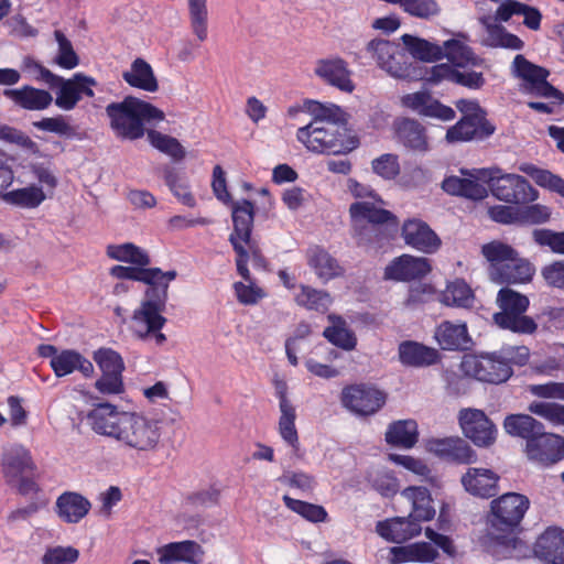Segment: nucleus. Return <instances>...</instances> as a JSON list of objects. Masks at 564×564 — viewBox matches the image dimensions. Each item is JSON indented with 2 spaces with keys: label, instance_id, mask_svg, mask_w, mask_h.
I'll return each instance as SVG.
<instances>
[{
  "label": "nucleus",
  "instance_id": "nucleus-1",
  "mask_svg": "<svg viewBox=\"0 0 564 564\" xmlns=\"http://www.w3.org/2000/svg\"><path fill=\"white\" fill-rule=\"evenodd\" d=\"M88 419L96 433L115 440L121 448L137 456L153 454L160 447L162 425L158 420L119 411L110 403L98 404Z\"/></svg>",
  "mask_w": 564,
  "mask_h": 564
},
{
  "label": "nucleus",
  "instance_id": "nucleus-2",
  "mask_svg": "<svg viewBox=\"0 0 564 564\" xmlns=\"http://www.w3.org/2000/svg\"><path fill=\"white\" fill-rule=\"evenodd\" d=\"M176 271H162L159 268H141L139 282L148 285L144 299L139 308L133 312L132 330L140 339L153 336L156 345H162L166 337L160 330L166 323L162 315L167 301V290L176 279Z\"/></svg>",
  "mask_w": 564,
  "mask_h": 564
},
{
  "label": "nucleus",
  "instance_id": "nucleus-3",
  "mask_svg": "<svg viewBox=\"0 0 564 564\" xmlns=\"http://www.w3.org/2000/svg\"><path fill=\"white\" fill-rule=\"evenodd\" d=\"M529 506V499L516 492L505 494L491 501L487 516L488 533L484 540L488 550L496 553L497 547L513 545L514 538L511 534L522 521Z\"/></svg>",
  "mask_w": 564,
  "mask_h": 564
},
{
  "label": "nucleus",
  "instance_id": "nucleus-4",
  "mask_svg": "<svg viewBox=\"0 0 564 564\" xmlns=\"http://www.w3.org/2000/svg\"><path fill=\"white\" fill-rule=\"evenodd\" d=\"M106 115L115 133L128 140L140 139L144 135L145 123H156L165 117L159 108L133 96L109 104L106 107Z\"/></svg>",
  "mask_w": 564,
  "mask_h": 564
},
{
  "label": "nucleus",
  "instance_id": "nucleus-5",
  "mask_svg": "<svg viewBox=\"0 0 564 564\" xmlns=\"http://www.w3.org/2000/svg\"><path fill=\"white\" fill-rule=\"evenodd\" d=\"M349 189L361 200L350 205L349 212L359 245L371 242L372 235L378 234V226L383 224L397 225L392 213L381 207L382 199L367 185L349 181Z\"/></svg>",
  "mask_w": 564,
  "mask_h": 564
},
{
  "label": "nucleus",
  "instance_id": "nucleus-6",
  "mask_svg": "<svg viewBox=\"0 0 564 564\" xmlns=\"http://www.w3.org/2000/svg\"><path fill=\"white\" fill-rule=\"evenodd\" d=\"M481 252L489 262V275L494 282L520 284L532 280L534 267L510 246L492 241L484 245Z\"/></svg>",
  "mask_w": 564,
  "mask_h": 564
},
{
  "label": "nucleus",
  "instance_id": "nucleus-7",
  "mask_svg": "<svg viewBox=\"0 0 564 564\" xmlns=\"http://www.w3.org/2000/svg\"><path fill=\"white\" fill-rule=\"evenodd\" d=\"M297 140L311 152L315 153H348L356 149L359 141L347 134L339 124L307 123L296 131Z\"/></svg>",
  "mask_w": 564,
  "mask_h": 564
},
{
  "label": "nucleus",
  "instance_id": "nucleus-8",
  "mask_svg": "<svg viewBox=\"0 0 564 564\" xmlns=\"http://www.w3.org/2000/svg\"><path fill=\"white\" fill-rule=\"evenodd\" d=\"M480 178H489V189L499 200L525 204L538 199V191L521 175L503 173L499 167L477 172Z\"/></svg>",
  "mask_w": 564,
  "mask_h": 564
},
{
  "label": "nucleus",
  "instance_id": "nucleus-9",
  "mask_svg": "<svg viewBox=\"0 0 564 564\" xmlns=\"http://www.w3.org/2000/svg\"><path fill=\"white\" fill-rule=\"evenodd\" d=\"M231 217L234 223V232L229 237L234 250L237 253L236 264L238 273L249 280V252L245 243L250 249L251 230L254 219V206L250 200L241 199L231 202Z\"/></svg>",
  "mask_w": 564,
  "mask_h": 564
},
{
  "label": "nucleus",
  "instance_id": "nucleus-10",
  "mask_svg": "<svg viewBox=\"0 0 564 564\" xmlns=\"http://www.w3.org/2000/svg\"><path fill=\"white\" fill-rule=\"evenodd\" d=\"M510 68L511 74L521 80L522 93L564 102V94L547 82V69L531 63L521 54L516 55Z\"/></svg>",
  "mask_w": 564,
  "mask_h": 564
},
{
  "label": "nucleus",
  "instance_id": "nucleus-11",
  "mask_svg": "<svg viewBox=\"0 0 564 564\" xmlns=\"http://www.w3.org/2000/svg\"><path fill=\"white\" fill-rule=\"evenodd\" d=\"M463 371L479 381L499 384L512 375V368L499 351L486 355L466 356L462 361Z\"/></svg>",
  "mask_w": 564,
  "mask_h": 564
},
{
  "label": "nucleus",
  "instance_id": "nucleus-12",
  "mask_svg": "<svg viewBox=\"0 0 564 564\" xmlns=\"http://www.w3.org/2000/svg\"><path fill=\"white\" fill-rule=\"evenodd\" d=\"M341 404L359 416L378 412L387 401V394L372 384L357 383L347 386L341 391Z\"/></svg>",
  "mask_w": 564,
  "mask_h": 564
},
{
  "label": "nucleus",
  "instance_id": "nucleus-13",
  "mask_svg": "<svg viewBox=\"0 0 564 564\" xmlns=\"http://www.w3.org/2000/svg\"><path fill=\"white\" fill-rule=\"evenodd\" d=\"M56 79L52 82L50 88L57 89L55 105L63 110H73L83 96L88 98L95 96L93 87L97 86V82L91 76L76 73L68 79L56 75Z\"/></svg>",
  "mask_w": 564,
  "mask_h": 564
},
{
  "label": "nucleus",
  "instance_id": "nucleus-14",
  "mask_svg": "<svg viewBox=\"0 0 564 564\" xmlns=\"http://www.w3.org/2000/svg\"><path fill=\"white\" fill-rule=\"evenodd\" d=\"M366 52L381 69L391 76L397 78L409 76L405 54L399 44L383 39H373L368 42Z\"/></svg>",
  "mask_w": 564,
  "mask_h": 564
},
{
  "label": "nucleus",
  "instance_id": "nucleus-15",
  "mask_svg": "<svg viewBox=\"0 0 564 564\" xmlns=\"http://www.w3.org/2000/svg\"><path fill=\"white\" fill-rule=\"evenodd\" d=\"M458 420L464 435L475 445L486 447L496 441L497 429L481 410L463 409Z\"/></svg>",
  "mask_w": 564,
  "mask_h": 564
},
{
  "label": "nucleus",
  "instance_id": "nucleus-16",
  "mask_svg": "<svg viewBox=\"0 0 564 564\" xmlns=\"http://www.w3.org/2000/svg\"><path fill=\"white\" fill-rule=\"evenodd\" d=\"M488 170L471 169L462 170V176H449L443 181V189L456 196H463L473 200H481L487 197L489 186V178H480L477 172Z\"/></svg>",
  "mask_w": 564,
  "mask_h": 564
},
{
  "label": "nucleus",
  "instance_id": "nucleus-17",
  "mask_svg": "<svg viewBox=\"0 0 564 564\" xmlns=\"http://www.w3.org/2000/svg\"><path fill=\"white\" fill-rule=\"evenodd\" d=\"M528 458L541 466L553 465L564 458V438L543 431L525 445Z\"/></svg>",
  "mask_w": 564,
  "mask_h": 564
},
{
  "label": "nucleus",
  "instance_id": "nucleus-18",
  "mask_svg": "<svg viewBox=\"0 0 564 564\" xmlns=\"http://www.w3.org/2000/svg\"><path fill=\"white\" fill-rule=\"evenodd\" d=\"M1 470L7 484H12L21 475L32 474L34 471V463L30 451L17 443L3 446Z\"/></svg>",
  "mask_w": 564,
  "mask_h": 564
},
{
  "label": "nucleus",
  "instance_id": "nucleus-19",
  "mask_svg": "<svg viewBox=\"0 0 564 564\" xmlns=\"http://www.w3.org/2000/svg\"><path fill=\"white\" fill-rule=\"evenodd\" d=\"M404 242L423 253H434L441 247V239L435 231L423 220L408 219L402 226Z\"/></svg>",
  "mask_w": 564,
  "mask_h": 564
},
{
  "label": "nucleus",
  "instance_id": "nucleus-20",
  "mask_svg": "<svg viewBox=\"0 0 564 564\" xmlns=\"http://www.w3.org/2000/svg\"><path fill=\"white\" fill-rule=\"evenodd\" d=\"M426 79L433 84L447 80L469 89H479L486 82L481 72L470 69L469 66L455 68L446 63L434 65Z\"/></svg>",
  "mask_w": 564,
  "mask_h": 564
},
{
  "label": "nucleus",
  "instance_id": "nucleus-21",
  "mask_svg": "<svg viewBox=\"0 0 564 564\" xmlns=\"http://www.w3.org/2000/svg\"><path fill=\"white\" fill-rule=\"evenodd\" d=\"M160 564H202L205 552L200 544L193 540L171 542L156 549Z\"/></svg>",
  "mask_w": 564,
  "mask_h": 564
},
{
  "label": "nucleus",
  "instance_id": "nucleus-22",
  "mask_svg": "<svg viewBox=\"0 0 564 564\" xmlns=\"http://www.w3.org/2000/svg\"><path fill=\"white\" fill-rule=\"evenodd\" d=\"M500 477L489 468L469 467L462 476L464 489L471 496L491 498L499 491Z\"/></svg>",
  "mask_w": 564,
  "mask_h": 564
},
{
  "label": "nucleus",
  "instance_id": "nucleus-23",
  "mask_svg": "<svg viewBox=\"0 0 564 564\" xmlns=\"http://www.w3.org/2000/svg\"><path fill=\"white\" fill-rule=\"evenodd\" d=\"M430 271L431 263L429 259L402 254L386 268L384 276L395 281H411L425 276Z\"/></svg>",
  "mask_w": 564,
  "mask_h": 564
},
{
  "label": "nucleus",
  "instance_id": "nucleus-24",
  "mask_svg": "<svg viewBox=\"0 0 564 564\" xmlns=\"http://www.w3.org/2000/svg\"><path fill=\"white\" fill-rule=\"evenodd\" d=\"M314 72L324 82L341 91L351 93L355 89L347 63L339 57L317 61Z\"/></svg>",
  "mask_w": 564,
  "mask_h": 564
},
{
  "label": "nucleus",
  "instance_id": "nucleus-25",
  "mask_svg": "<svg viewBox=\"0 0 564 564\" xmlns=\"http://www.w3.org/2000/svg\"><path fill=\"white\" fill-rule=\"evenodd\" d=\"M422 527L414 519L408 517H395L379 521L376 532L384 540L393 543H402L421 533Z\"/></svg>",
  "mask_w": 564,
  "mask_h": 564
},
{
  "label": "nucleus",
  "instance_id": "nucleus-26",
  "mask_svg": "<svg viewBox=\"0 0 564 564\" xmlns=\"http://www.w3.org/2000/svg\"><path fill=\"white\" fill-rule=\"evenodd\" d=\"M534 554L546 564H564V530L546 529L534 544Z\"/></svg>",
  "mask_w": 564,
  "mask_h": 564
},
{
  "label": "nucleus",
  "instance_id": "nucleus-27",
  "mask_svg": "<svg viewBox=\"0 0 564 564\" xmlns=\"http://www.w3.org/2000/svg\"><path fill=\"white\" fill-rule=\"evenodd\" d=\"M434 339L443 350L468 349L471 338L465 323L442 322L434 332Z\"/></svg>",
  "mask_w": 564,
  "mask_h": 564
},
{
  "label": "nucleus",
  "instance_id": "nucleus-28",
  "mask_svg": "<svg viewBox=\"0 0 564 564\" xmlns=\"http://www.w3.org/2000/svg\"><path fill=\"white\" fill-rule=\"evenodd\" d=\"M3 95L17 106L31 111L47 109L53 102V96L47 90L30 85L6 89Z\"/></svg>",
  "mask_w": 564,
  "mask_h": 564
},
{
  "label": "nucleus",
  "instance_id": "nucleus-29",
  "mask_svg": "<svg viewBox=\"0 0 564 564\" xmlns=\"http://www.w3.org/2000/svg\"><path fill=\"white\" fill-rule=\"evenodd\" d=\"M496 128L487 119L462 118L446 132L448 142H466L473 139H485L494 134Z\"/></svg>",
  "mask_w": 564,
  "mask_h": 564
},
{
  "label": "nucleus",
  "instance_id": "nucleus-30",
  "mask_svg": "<svg viewBox=\"0 0 564 564\" xmlns=\"http://www.w3.org/2000/svg\"><path fill=\"white\" fill-rule=\"evenodd\" d=\"M50 366L57 378L79 371L89 378L94 373V366L86 357L74 349H63L51 361Z\"/></svg>",
  "mask_w": 564,
  "mask_h": 564
},
{
  "label": "nucleus",
  "instance_id": "nucleus-31",
  "mask_svg": "<svg viewBox=\"0 0 564 564\" xmlns=\"http://www.w3.org/2000/svg\"><path fill=\"white\" fill-rule=\"evenodd\" d=\"M402 104L425 117H433L444 121L452 120L455 117L454 109L434 100L424 91L405 95L402 98Z\"/></svg>",
  "mask_w": 564,
  "mask_h": 564
},
{
  "label": "nucleus",
  "instance_id": "nucleus-32",
  "mask_svg": "<svg viewBox=\"0 0 564 564\" xmlns=\"http://www.w3.org/2000/svg\"><path fill=\"white\" fill-rule=\"evenodd\" d=\"M399 358L402 365L409 367H429L440 361L437 349L413 340H405L399 345Z\"/></svg>",
  "mask_w": 564,
  "mask_h": 564
},
{
  "label": "nucleus",
  "instance_id": "nucleus-33",
  "mask_svg": "<svg viewBox=\"0 0 564 564\" xmlns=\"http://www.w3.org/2000/svg\"><path fill=\"white\" fill-rule=\"evenodd\" d=\"M90 508L89 500L74 491H65L56 500V513L66 523H78Z\"/></svg>",
  "mask_w": 564,
  "mask_h": 564
},
{
  "label": "nucleus",
  "instance_id": "nucleus-34",
  "mask_svg": "<svg viewBox=\"0 0 564 564\" xmlns=\"http://www.w3.org/2000/svg\"><path fill=\"white\" fill-rule=\"evenodd\" d=\"M122 78L129 86L147 93H155L159 89L152 66L140 57L135 58L130 68L122 73Z\"/></svg>",
  "mask_w": 564,
  "mask_h": 564
},
{
  "label": "nucleus",
  "instance_id": "nucleus-35",
  "mask_svg": "<svg viewBox=\"0 0 564 564\" xmlns=\"http://www.w3.org/2000/svg\"><path fill=\"white\" fill-rule=\"evenodd\" d=\"M401 496L412 506L409 516L420 524L435 516L430 491L425 487H408L401 492Z\"/></svg>",
  "mask_w": 564,
  "mask_h": 564
},
{
  "label": "nucleus",
  "instance_id": "nucleus-36",
  "mask_svg": "<svg viewBox=\"0 0 564 564\" xmlns=\"http://www.w3.org/2000/svg\"><path fill=\"white\" fill-rule=\"evenodd\" d=\"M506 432L527 441L534 440L544 431V425L528 414H510L503 421Z\"/></svg>",
  "mask_w": 564,
  "mask_h": 564
},
{
  "label": "nucleus",
  "instance_id": "nucleus-37",
  "mask_svg": "<svg viewBox=\"0 0 564 564\" xmlns=\"http://www.w3.org/2000/svg\"><path fill=\"white\" fill-rule=\"evenodd\" d=\"M524 313L516 310L500 308V312L494 315V321L502 329L519 334H532L536 329V324Z\"/></svg>",
  "mask_w": 564,
  "mask_h": 564
},
{
  "label": "nucleus",
  "instance_id": "nucleus-38",
  "mask_svg": "<svg viewBox=\"0 0 564 564\" xmlns=\"http://www.w3.org/2000/svg\"><path fill=\"white\" fill-rule=\"evenodd\" d=\"M308 264L319 279L328 281L343 273L338 261L326 250L314 247L308 250Z\"/></svg>",
  "mask_w": 564,
  "mask_h": 564
},
{
  "label": "nucleus",
  "instance_id": "nucleus-39",
  "mask_svg": "<svg viewBox=\"0 0 564 564\" xmlns=\"http://www.w3.org/2000/svg\"><path fill=\"white\" fill-rule=\"evenodd\" d=\"M417 424L414 420H401L389 425L386 432L387 443L411 448L417 442Z\"/></svg>",
  "mask_w": 564,
  "mask_h": 564
},
{
  "label": "nucleus",
  "instance_id": "nucleus-40",
  "mask_svg": "<svg viewBox=\"0 0 564 564\" xmlns=\"http://www.w3.org/2000/svg\"><path fill=\"white\" fill-rule=\"evenodd\" d=\"M208 0H187V13L189 28L199 42L208 39L209 11Z\"/></svg>",
  "mask_w": 564,
  "mask_h": 564
},
{
  "label": "nucleus",
  "instance_id": "nucleus-41",
  "mask_svg": "<svg viewBox=\"0 0 564 564\" xmlns=\"http://www.w3.org/2000/svg\"><path fill=\"white\" fill-rule=\"evenodd\" d=\"M441 301L447 306L470 308L475 303V295L471 288L462 279L448 282L442 292Z\"/></svg>",
  "mask_w": 564,
  "mask_h": 564
},
{
  "label": "nucleus",
  "instance_id": "nucleus-42",
  "mask_svg": "<svg viewBox=\"0 0 564 564\" xmlns=\"http://www.w3.org/2000/svg\"><path fill=\"white\" fill-rule=\"evenodd\" d=\"M305 110L313 117L310 123L315 124H338L345 120V112L334 104H322L315 100H307L304 104Z\"/></svg>",
  "mask_w": 564,
  "mask_h": 564
},
{
  "label": "nucleus",
  "instance_id": "nucleus-43",
  "mask_svg": "<svg viewBox=\"0 0 564 564\" xmlns=\"http://www.w3.org/2000/svg\"><path fill=\"white\" fill-rule=\"evenodd\" d=\"M443 57L451 62V66L457 68L463 66H477L480 59L471 52V50L458 40L445 41L443 46Z\"/></svg>",
  "mask_w": 564,
  "mask_h": 564
},
{
  "label": "nucleus",
  "instance_id": "nucleus-44",
  "mask_svg": "<svg viewBox=\"0 0 564 564\" xmlns=\"http://www.w3.org/2000/svg\"><path fill=\"white\" fill-rule=\"evenodd\" d=\"M484 44L491 47H503L514 51L522 50L524 46L520 37L509 33L502 25L497 23H486Z\"/></svg>",
  "mask_w": 564,
  "mask_h": 564
},
{
  "label": "nucleus",
  "instance_id": "nucleus-45",
  "mask_svg": "<svg viewBox=\"0 0 564 564\" xmlns=\"http://www.w3.org/2000/svg\"><path fill=\"white\" fill-rule=\"evenodd\" d=\"M107 254L113 260L128 262L141 268L150 264V257L147 251L131 242L110 245L107 248Z\"/></svg>",
  "mask_w": 564,
  "mask_h": 564
},
{
  "label": "nucleus",
  "instance_id": "nucleus-46",
  "mask_svg": "<svg viewBox=\"0 0 564 564\" xmlns=\"http://www.w3.org/2000/svg\"><path fill=\"white\" fill-rule=\"evenodd\" d=\"M295 302L306 310L324 313L330 306L332 297L325 291L301 285L299 292L295 293Z\"/></svg>",
  "mask_w": 564,
  "mask_h": 564
},
{
  "label": "nucleus",
  "instance_id": "nucleus-47",
  "mask_svg": "<svg viewBox=\"0 0 564 564\" xmlns=\"http://www.w3.org/2000/svg\"><path fill=\"white\" fill-rule=\"evenodd\" d=\"M46 196L42 187L31 185L14 189L3 194V200L8 204L17 205L23 208H35L40 206Z\"/></svg>",
  "mask_w": 564,
  "mask_h": 564
},
{
  "label": "nucleus",
  "instance_id": "nucleus-48",
  "mask_svg": "<svg viewBox=\"0 0 564 564\" xmlns=\"http://www.w3.org/2000/svg\"><path fill=\"white\" fill-rule=\"evenodd\" d=\"M401 40L405 48L414 58L421 61H434L443 57V48L440 45L409 34H404Z\"/></svg>",
  "mask_w": 564,
  "mask_h": 564
},
{
  "label": "nucleus",
  "instance_id": "nucleus-49",
  "mask_svg": "<svg viewBox=\"0 0 564 564\" xmlns=\"http://www.w3.org/2000/svg\"><path fill=\"white\" fill-rule=\"evenodd\" d=\"M163 177L166 185L177 199L185 206L194 207L196 200L188 189V185L180 173L172 166H165L163 169Z\"/></svg>",
  "mask_w": 564,
  "mask_h": 564
},
{
  "label": "nucleus",
  "instance_id": "nucleus-50",
  "mask_svg": "<svg viewBox=\"0 0 564 564\" xmlns=\"http://www.w3.org/2000/svg\"><path fill=\"white\" fill-rule=\"evenodd\" d=\"M148 140L152 147L171 156L174 161H181L186 155L184 147L171 135L150 130L148 131Z\"/></svg>",
  "mask_w": 564,
  "mask_h": 564
},
{
  "label": "nucleus",
  "instance_id": "nucleus-51",
  "mask_svg": "<svg viewBox=\"0 0 564 564\" xmlns=\"http://www.w3.org/2000/svg\"><path fill=\"white\" fill-rule=\"evenodd\" d=\"M279 434L281 438L293 449H299V434L295 427L296 411L293 405H283L280 409Z\"/></svg>",
  "mask_w": 564,
  "mask_h": 564
},
{
  "label": "nucleus",
  "instance_id": "nucleus-52",
  "mask_svg": "<svg viewBox=\"0 0 564 564\" xmlns=\"http://www.w3.org/2000/svg\"><path fill=\"white\" fill-rule=\"evenodd\" d=\"M398 135L402 143L413 150H426V139L423 128L413 120H404L399 124Z\"/></svg>",
  "mask_w": 564,
  "mask_h": 564
},
{
  "label": "nucleus",
  "instance_id": "nucleus-53",
  "mask_svg": "<svg viewBox=\"0 0 564 564\" xmlns=\"http://www.w3.org/2000/svg\"><path fill=\"white\" fill-rule=\"evenodd\" d=\"M54 37L57 43V52L54 57V63L64 69H73L79 65V57L75 52L72 42L65 34L56 30Z\"/></svg>",
  "mask_w": 564,
  "mask_h": 564
},
{
  "label": "nucleus",
  "instance_id": "nucleus-54",
  "mask_svg": "<svg viewBox=\"0 0 564 564\" xmlns=\"http://www.w3.org/2000/svg\"><path fill=\"white\" fill-rule=\"evenodd\" d=\"M324 336L333 345L347 351L355 349L357 345V338L355 334L340 318H338L337 323H335L333 326L325 328Z\"/></svg>",
  "mask_w": 564,
  "mask_h": 564
},
{
  "label": "nucleus",
  "instance_id": "nucleus-55",
  "mask_svg": "<svg viewBox=\"0 0 564 564\" xmlns=\"http://www.w3.org/2000/svg\"><path fill=\"white\" fill-rule=\"evenodd\" d=\"M285 506L292 511L299 513L304 519L312 522H322L326 519L327 512L322 506L308 503L302 500L293 499L289 496L283 497Z\"/></svg>",
  "mask_w": 564,
  "mask_h": 564
},
{
  "label": "nucleus",
  "instance_id": "nucleus-56",
  "mask_svg": "<svg viewBox=\"0 0 564 564\" xmlns=\"http://www.w3.org/2000/svg\"><path fill=\"white\" fill-rule=\"evenodd\" d=\"M529 411L553 425H564V405L554 402L534 401L530 403Z\"/></svg>",
  "mask_w": 564,
  "mask_h": 564
},
{
  "label": "nucleus",
  "instance_id": "nucleus-57",
  "mask_svg": "<svg viewBox=\"0 0 564 564\" xmlns=\"http://www.w3.org/2000/svg\"><path fill=\"white\" fill-rule=\"evenodd\" d=\"M94 360L99 366L102 373L118 376L122 375L124 370V364L121 356L110 348H100L95 351Z\"/></svg>",
  "mask_w": 564,
  "mask_h": 564
},
{
  "label": "nucleus",
  "instance_id": "nucleus-58",
  "mask_svg": "<svg viewBox=\"0 0 564 564\" xmlns=\"http://www.w3.org/2000/svg\"><path fill=\"white\" fill-rule=\"evenodd\" d=\"M533 241L540 247H546L552 252L564 254V231H554L546 228L534 229Z\"/></svg>",
  "mask_w": 564,
  "mask_h": 564
},
{
  "label": "nucleus",
  "instance_id": "nucleus-59",
  "mask_svg": "<svg viewBox=\"0 0 564 564\" xmlns=\"http://www.w3.org/2000/svg\"><path fill=\"white\" fill-rule=\"evenodd\" d=\"M79 557V552L73 546L47 547L42 556V564H73Z\"/></svg>",
  "mask_w": 564,
  "mask_h": 564
},
{
  "label": "nucleus",
  "instance_id": "nucleus-60",
  "mask_svg": "<svg viewBox=\"0 0 564 564\" xmlns=\"http://www.w3.org/2000/svg\"><path fill=\"white\" fill-rule=\"evenodd\" d=\"M0 141L33 151L36 143L21 130L0 123Z\"/></svg>",
  "mask_w": 564,
  "mask_h": 564
},
{
  "label": "nucleus",
  "instance_id": "nucleus-61",
  "mask_svg": "<svg viewBox=\"0 0 564 564\" xmlns=\"http://www.w3.org/2000/svg\"><path fill=\"white\" fill-rule=\"evenodd\" d=\"M500 308L525 312L529 307V299L511 289H501L497 296Z\"/></svg>",
  "mask_w": 564,
  "mask_h": 564
},
{
  "label": "nucleus",
  "instance_id": "nucleus-62",
  "mask_svg": "<svg viewBox=\"0 0 564 564\" xmlns=\"http://www.w3.org/2000/svg\"><path fill=\"white\" fill-rule=\"evenodd\" d=\"M373 488L384 497H391L399 490V482L394 475L386 469H380L371 478Z\"/></svg>",
  "mask_w": 564,
  "mask_h": 564
},
{
  "label": "nucleus",
  "instance_id": "nucleus-63",
  "mask_svg": "<svg viewBox=\"0 0 564 564\" xmlns=\"http://www.w3.org/2000/svg\"><path fill=\"white\" fill-rule=\"evenodd\" d=\"M21 67L22 70L32 76L33 79L43 82L48 87L53 80H57L56 74L52 73L50 69L30 56L23 58Z\"/></svg>",
  "mask_w": 564,
  "mask_h": 564
},
{
  "label": "nucleus",
  "instance_id": "nucleus-64",
  "mask_svg": "<svg viewBox=\"0 0 564 564\" xmlns=\"http://www.w3.org/2000/svg\"><path fill=\"white\" fill-rule=\"evenodd\" d=\"M33 126L39 130L52 132L61 137H69L74 131L72 126L62 116L43 118L40 121L33 122Z\"/></svg>",
  "mask_w": 564,
  "mask_h": 564
}]
</instances>
